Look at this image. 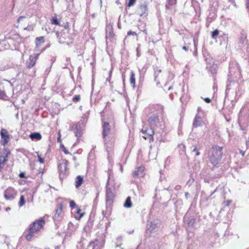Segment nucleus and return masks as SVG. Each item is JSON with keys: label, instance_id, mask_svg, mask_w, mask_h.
I'll list each match as a JSON object with an SVG mask.
<instances>
[{"label": "nucleus", "instance_id": "a19ab883", "mask_svg": "<svg viewBox=\"0 0 249 249\" xmlns=\"http://www.w3.org/2000/svg\"><path fill=\"white\" fill-rule=\"evenodd\" d=\"M231 203V200H226L224 203V206H229Z\"/></svg>", "mask_w": 249, "mask_h": 249}, {"label": "nucleus", "instance_id": "39448f33", "mask_svg": "<svg viewBox=\"0 0 249 249\" xmlns=\"http://www.w3.org/2000/svg\"><path fill=\"white\" fill-rule=\"evenodd\" d=\"M58 170L59 177L64 178L66 177L69 172V161L67 160H61L58 164Z\"/></svg>", "mask_w": 249, "mask_h": 249}, {"label": "nucleus", "instance_id": "6e6552de", "mask_svg": "<svg viewBox=\"0 0 249 249\" xmlns=\"http://www.w3.org/2000/svg\"><path fill=\"white\" fill-rule=\"evenodd\" d=\"M64 28L66 30V32L65 31H62L60 32V36H62L64 38L71 39V36L70 34V28L69 22H66L64 25Z\"/></svg>", "mask_w": 249, "mask_h": 249}, {"label": "nucleus", "instance_id": "37998d69", "mask_svg": "<svg viewBox=\"0 0 249 249\" xmlns=\"http://www.w3.org/2000/svg\"><path fill=\"white\" fill-rule=\"evenodd\" d=\"M204 100L206 103H210L211 101V100L210 98H209V97H205Z\"/></svg>", "mask_w": 249, "mask_h": 249}, {"label": "nucleus", "instance_id": "2f4dec72", "mask_svg": "<svg viewBox=\"0 0 249 249\" xmlns=\"http://www.w3.org/2000/svg\"><path fill=\"white\" fill-rule=\"evenodd\" d=\"M70 206L71 208H74V207H76L77 206L76 203L75 202L74 200H70L69 202Z\"/></svg>", "mask_w": 249, "mask_h": 249}, {"label": "nucleus", "instance_id": "1a4fd4ad", "mask_svg": "<svg viewBox=\"0 0 249 249\" xmlns=\"http://www.w3.org/2000/svg\"><path fill=\"white\" fill-rule=\"evenodd\" d=\"M17 195V192L12 187L8 188L5 191L4 196L6 199H12L15 198Z\"/></svg>", "mask_w": 249, "mask_h": 249}, {"label": "nucleus", "instance_id": "0eeeda50", "mask_svg": "<svg viewBox=\"0 0 249 249\" xmlns=\"http://www.w3.org/2000/svg\"><path fill=\"white\" fill-rule=\"evenodd\" d=\"M40 53H36L34 55H30L29 59L26 61V67L28 69H31L36 65L37 59H38Z\"/></svg>", "mask_w": 249, "mask_h": 249}, {"label": "nucleus", "instance_id": "9d476101", "mask_svg": "<svg viewBox=\"0 0 249 249\" xmlns=\"http://www.w3.org/2000/svg\"><path fill=\"white\" fill-rule=\"evenodd\" d=\"M106 242V236L105 234L99 235L95 240L92 242L95 246H98L99 247H103Z\"/></svg>", "mask_w": 249, "mask_h": 249}, {"label": "nucleus", "instance_id": "4be33fe9", "mask_svg": "<svg viewBox=\"0 0 249 249\" xmlns=\"http://www.w3.org/2000/svg\"><path fill=\"white\" fill-rule=\"evenodd\" d=\"M178 0H167L166 4L165 5V8L166 9H171L172 6H175L177 4Z\"/></svg>", "mask_w": 249, "mask_h": 249}, {"label": "nucleus", "instance_id": "8fccbe9b", "mask_svg": "<svg viewBox=\"0 0 249 249\" xmlns=\"http://www.w3.org/2000/svg\"><path fill=\"white\" fill-rule=\"evenodd\" d=\"M76 160V157H75V156H74V157H73V160Z\"/></svg>", "mask_w": 249, "mask_h": 249}, {"label": "nucleus", "instance_id": "a18cd8bd", "mask_svg": "<svg viewBox=\"0 0 249 249\" xmlns=\"http://www.w3.org/2000/svg\"><path fill=\"white\" fill-rule=\"evenodd\" d=\"M240 153H241L242 156H244V155L245 154V151H240Z\"/></svg>", "mask_w": 249, "mask_h": 249}, {"label": "nucleus", "instance_id": "7c9ffc66", "mask_svg": "<svg viewBox=\"0 0 249 249\" xmlns=\"http://www.w3.org/2000/svg\"><path fill=\"white\" fill-rule=\"evenodd\" d=\"M136 1V0H129L128 2L126 4V6L129 7V6H133V5L135 4Z\"/></svg>", "mask_w": 249, "mask_h": 249}, {"label": "nucleus", "instance_id": "bb28decb", "mask_svg": "<svg viewBox=\"0 0 249 249\" xmlns=\"http://www.w3.org/2000/svg\"><path fill=\"white\" fill-rule=\"evenodd\" d=\"M219 31L218 30V29H215V30L213 31V32H212L211 33V37L213 38H217L218 35H219Z\"/></svg>", "mask_w": 249, "mask_h": 249}, {"label": "nucleus", "instance_id": "de8ad7c7", "mask_svg": "<svg viewBox=\"0 0 249 249\" xmlns=\"http://www.w3.org/2000/svg\"><path fill=\"white\" fill-rule=\"evenodd\" d=\"M188 195H189V193H188V192H186V193H185V195L186 197H188Z\"/></svg>", "mask_w": 249, "mask_h": 249}, {"label": "nucleus", "instance_id": "c9c22d12", "mask_svg": "<svg viewBox=\"0 0 249 249\" xmlns=\"http://www.w3.org/2000/svg\"><path fill=\"white\" fill-rule=\"evenodd\" d=\"M110 213H111L110 211H108V213H107V211H106V212L103 211V212H102L103 217H108V216L110 215Z\"/></svg>", "mask_w": 249, "mask_h": 249}, {"label": "nucleus", "instance_id": "72a5a7b5", "mask_svg": "<svg viewBox=\"0 0 249 249\" xmlns=\"http://www.w3.org/2000/svg\"><path fill=\"white\" fill-rule=\"evenodd\" d=\"M114 36H115V34L113 32H109L107 35V36H108L109 38H113Z\"/></svg>", "mask_w": 249, "mask_h": 249}, {"label": "nucleus", "instance_id": "4468645a", "mask_svg": "<svg viewBox=\"0 0 249 249\" xmlns=\"http://www.w3.org/2000/svg\"><path fill=\"white\" fill-rule=\"evenodd\" d=\"M1 137L3 139V144H7L11 139V135L6 129H1Z\"/></svg>", "mask_w": 249, "mask_h": 249}, {"label": "nucleus", "instance_id": "20e7f679", "mask_svg": "<svg viewBox=\"0 0 249 249\" xmlns=\"http://www.w3.org/2000/svg\"><path fill=\"white\" fill-rule=\"evenodd\" d=\"M223 149L222 146L213 145L209 150L208 158L213 165L216 166L219 164L223 156Z\"/></svg>", "mask_w": 249, "mask_h": 249}, {"label": "nucleus", "instance_id": "a878e982", "mask_svg": "<svg viewBox=\"0 0 249 249\" xmlns=\"http://www.w3.org/2000/svg\"><path fill=\"white\" fill-rule=\"evenodd\" d=\"M26 201L25 199L24 196L23 195H21L20 196V200L18 201V205L19 207H22V206H23V205L25 204Z\"/></svg>", "mask_w": 249, "mask_h": 249}, {"label": "nucleus", "instance_id": "3c124183", "mask_svg": "<svg viewBox=\"0 0 249 249\" xmlns=\"http://www.w3.org/2000/svg\"><path fill=\"white\" fill-rule=\"evenodd\" d=\"M10 208H7V209H6V211H8V210H10Z\"/></svg>", "mask_w": 249, "mask_h": 249}, {"label": "nucleus", "instance_id": "dca6fc26", "mask_svg": "<svg viewBox=\"0 0 249 249\" xmlns=\"http://www.w3.org/2000/svg\"><path fill=\"white\" fill-rule=\"evenodd\" d=\"M106 201L109 203L113 202L115 195L110 189H108L106 192Z\"/></svg>", "mask_w": 249, "mask_h": 249}, {"label": "nucleus", "instance_id": "09e8293b", "mask_svg": "<svg viewBox=\"0 0 249 249\" xmlns=\"http://www.w3.org/2000/svg\"><path fill=\"white\" fill-rule=\"evenodd\" d=\"M143 32L145 33V34H147V30H146V29H144V30L142 31Z\"/></svg>", "mask_w": 249, "mask_h": 249}, {"label": "nucleus", "instance_id": "58836bf2", "mask_svg": "<svg viewBox=\"0 0 249 249\" xmlns=\"http://www.w3.org/2000/svg\"><path fill=\"white\" fill-rule=\"evenodd\" d=\"M38 160L40 163H44V160L41 157V155H38Z\"/></svg>", "mask_w": 249, "mask_h": 249}, {"label": "nucleus", "instance_id": "7ed1b4c3", "mask_svg": "<svg viewBox=\"0 0 249 249\" xmlns=\"http://www.w3.org/2000/svg\"><path fill=\"white\" fill-rule=\"evenodd\" d=\"M45 224V219L44 217H40L32 222L25 231V239L27 241H31L35 233H37L44 228Z\"/></svg>", "mask_w": 249, "mask_h": 249}, {"label": "nucleus", "instance_id": "423d86ee", "mask_svg": "<svg viewBox=\"0 0 249 249\" xmlns=\"http://www.w3.org/2000/svg\"><path fill=\"white\" fill-rule=\"evenodd\" d=\"M142 133L144 134L142 137L144 139L149 138L150 140H154L153 135L155 134V131L151 128V127H146V128H142L141 130Z\"/></svg>", "mask_w": 249, "mask_h": 249}, {"label": "nucleus", "instance_id": "393cba45", "mask_svg": "<svg viewBox=\"0 0 249 249\" xmlns=\"http://www.w3.org/2000/svg\"><path fill=\"white\" fill-rule=\"evenodd\" d=\"M51 21V23L53 24V25H58V26H60V22L58 20V18L57 17H56V16L52 18Z\"/></svg>", "mask_w": 249, "mask_h": 249}, {"label": "nucleus", "instance_id": "473e14b6", "mask_svg": "<svg viewBox=\"0 0 249 249\" xmlns=\"http://www.w3.org/2000/svg\"><path fill=\"white\" fill-rule=\"evenodd\" d=\"M130 35H133L134 36H137L138 34L137 32H132V31H128L127 32V36H130Z\"/></svg>", "mask_w": 249, "mask_h": 249}, {"label": "nucleus", "instance_id": "603ef678", "mask_svg": "<svg viewBox=\"0 0 249 249\" xmlns=\"http://www.w3.org/2000/svg\"><path fill=\"white\" fill-rule=\"evenodd\" d=\"M59 247H55V249H59Z\"/></svg>", "mask_w": 249, "mask_h": 249}, {"label": "nucleus", "instance_id": "4c0bfd02", "mask_svg": "<svg viewBox=\"0 0 249 249\" xmlns=\"http://www.w3.org/2000/svg\"><path fill=\"white\" fill-rule=\"evenodd\" d=\"M193 151H196V156H198V155H200V153L199 152V151H197V146H194Z\"/></svg>", "mask_w": 249, "mask_h": 249}, {"label": "nucleus", "instance_id": "6ab92c4d", "mask_svg": "<svg viewBox=\"0 0 249 249\" xmlns=\"http://www.w3.org/2000/svg\"><path fill=\"white\" fill-rule=\"evenodd\" d=\"M85 213H83L82 209H77L75 213H74V217L76 219H81L82 217L84 215Z\"/></svg>", "mask_w": 249, "mask_h": 249}, {"label": "nucleus", "instance_id": "f704fd0d", "mask_svg": "<svg viewBox=\"0 0 249 249\" xmlns=\"http://www.w3.org/2000/svg\"><path fill=\"white\" fill-rule=\"evenodd\" d=\"M62 149V151L66 154H71L70 152H69V151H68V150H67V149L66 148V147H65V146H63V145H62V146H61Z\"/></svg>", "mask_w": 249, "mask_h": 249}, {"label": "nucleus", "instance_id": "412c9836", "mask_svg": "<svg viewBox=\"0 0 249 249\" xmlns=\"http://www.w3.org/2000/svg\"><path fill=\"white\" fill-rule=\"evenodd\" d=\"M130 83L132 85L133 88H135L136 84V79H135V73L134 71H131L130 79H129Z\"/></svg>", "mask_w": 249, "mask_h": 249}, {"label": "nucleus", "instance_id": "c03bdc74", "mask_svg": "<svg viewBox=\"0 0 249 249\" xmlns=\"http://www.w3.org/2000/svg\"><path fill=\"white\" fill-rule=\"evenodd\" d=\"M246 8L249 12V0H246Z\"/></svg>", "mask_w": 249, "mask_h": 249}, {"label": "nucleus", "instance_id": "e433bc0d", "mask_svg": "<svg viewBox=\"0 0 249 249\" xmlns=\"http://www.w3.org/2000/svg\"><path fill=\"white\" fill-rule=\"evenodd\" d=\"M61 132H60V131H59L58 133V137H57V141L58 142H61Z\"/></svg>", "mask_w": 249, "mask_h": 249}, {"label": "nucleus", "instance_id": "ddd939ff", "mask_svg": "<svg viewBox=\"0 0 249 249\" xmlns=\"http://www.w3.org/2000/svg\"><path fill=\"white\" fill-rule=\"evenodd\" d=\"M144 166L143 165H141V166H139L136 168V169L133 171L132 173V176L133 177H143L145 176L144 173Z\"/></svg>", "mask_w": 249, "mask_h": 249}, {"label": "nucleus", "instance_id": "a211bd4d", "mask_svg": "<svg viewBox=\"0 0 249 249\" xmlns=\"http://www.w3.org/2000/svg\"><path fill=\"white\" fill-rule=\"evenodd\" d=\"M84 182V178L82 176H81V175H78L76 177V181L75 182V186L76 188H78L80 187L81 184Z\"/></svg>", "mask_w": 249, "mask_h": 249}, {"label": "nucleus", "instance_id": "f8f14e48", "mask_svg": "<svg viewBox=\"0 0 249 249\" xmlns=\"http://www.w3.org/2000/svg\"><path fill=\"white\" fill-rule=\"evenodd\" d=\"M63 204L60 203L58 204L57 208L55 210L53 217L54 218H62L64 213L63 212Z\"/></svg>", "mask_w": 249, "mask_h": 249}, {"label": "nucleus", "instance_id": "c756f323", "mask_svg": "<svg viewBox=\"0 0 249 249\" xmlns=\"http://www.w3.org/2000/svg\"><path fill=\"white\" fill-rule=\"evenodd\" d=\"M75 136H76L77 138H80V137L82 136L83 133L81 129H76V130L75 132Z\"/></svg>", "mask_w": 249, "mask_h": 249}, {"label": "nucleus", "instance_id": "b1692460", "mask_svg": "<svg viewBox=\"0 0 249 249\" xmlns=\"http://www.w3.org/2000/svg\"><path fill=\"white\" fill-rule=\"evenodd\" d=\"M132 203L131 202V197L130 196H127L125 200V202L124 203V207H132Z\"/></svg>", "mask_w": 249, "mask_h": 249}, {"label": "nucleus", "instance_id": "2eb2a0df", "mask_svg": "<svg viewBox=\"0 0 249 249\" xmlns=\"http://www.w3.org/2000/svg\"><path fill=\"white\" fill-rule=\"evenodd\" d=\"M11 153V151L9 149H4L2 153V156H1V164L5 163L8 160V157Z\"/></svg>", "mask_w": 249, "mask_h": 249}, {"label": "nucleus", "instance_id": "ea45409f", "mask_svg": "<svg viewBox=\"0 0 249 249\" xmlns=\"http://www.w3.org/2000/svg\"><path fill=\"white\" fill-rule=\"evenodd\" d=\"M25 17H18V23L19 24L20 22H21L22 20L24 19V18H25Z\"/></svg>", "mask_w": 249, "mask_h": 249}, {"label": "nucleus", "instance_id": "5701e85b", "mask_svg": "<svg viewBox=\"0 0 249 249\" xmlns=\"http://www.w3.org/2000/svg\"><path fill=\"white\" fill-rule=\"evenodd\" d=\"M30 137L32 139H36V140H40L42 138V135L39 132H35L34 133L31 134Z\"/></svg>", "mask_w": 249, "mask_h": 249}, {"label": "nucleus", "instance_id": "f3484780", "mask_svg": "<svg viewBox=\"0 0 249 249\" xmlns=\"http://www.w3.org/2000/svg\"><path fill=\"white\" fill-rule=\"evenodd\" d=\"M203 123L204 122L201 117H199V116H196L193 122V126L194 127H197V126L203 125Z\"/></svg>", "mask_w": 249, "mask_h": 249}, {"label": "nucleus", "instance_id": "49530a36", "mask_svg": "<svg viewBox=\"0 0 249 249\" xmlns=\"http://www.w3.org/2000/svg\"><path fill=\"white\" fill-rule=\"evenodd\" d=\"M182 49L184 50H188V48L187 47H185V46H184L183 47H182Z\"/></svg>", "mask_w": 249, "mask_h": 249}, {"label": "nucleus", "instance_id": "f03ea898", "mask_svg": "<svg viewBox=\"0 0 249 249\" xmlns=\"http://www.w3.org/2000/svg\"><path fill=\"white\" fill-rule=\"evenodd\" d=\"M164 107L161 104H151L144 110V115L150 125H157L160 123V115H163Z\"/></svg>", "mask_w": 249, "mask_h": 249}, {"label": "nucleus", "instance_id": "864d4df0", "mask_svg": "<svg viewBox=\"0 0 249 249\" xmlns=\"http://www.w3.org/2000/svg\"><path fill=\"white\" fill-rule=\"evenodd\" d=\"M48 249H50L49 248H48Z\"/></svg>", "mask_w": 249, "mask_h": 249}, {"label": "nucleus", "instance_id": "79ce46f5", "mask_svg": "<svg viewBox=\"0 0 249 249\" xmlns=\"http://www.w3.org/2000/svg\"><path fill=\"white\" fill-rule=\"evenodd\" d=\"M19 177H21V178H27V177H26L25 174L24 172L20 173Z\"/></svg>", "mask_w": 249, "mask_h": 249}, {"label": "nucleus", "instance_id": "f257e3e1", "mask_svg": "<svg viewBox=\"0 0 249 249\" xmlns=\"http://www.w3.org/2000/svg\"><path fill=\"white\" fill-rule=\"evenodd\" d=\"M102 135L105 147L107 151H113L116 138V124L114 116L110 115L107 121L105 118L102 119Z\"/></svg>", "mask_w": 249, "mask_h": 249}, {"label": "nucleus", "instance_id": "c85d7f7f", "mask_svg": "<svg viewBox=\"0 0 249 249\" xmlns=\"http://www.w3.org/2000/svg\"><path fill=\"white\" fill-rule=\"evenodd\" d=\"M80 95H75V96L72 98V101L75 103H77V102L80 101Z\"/></svg>", "mask_w": 249, "mask_h": 249}, {"label": "nucleus", "instance_id": "aec40b11", "mask_svg": "<svg viewBox=\"0 0 249 249\" xmlns=\"http://www.w3.org/2000/svg\"><path fill=\"white\" fill-rule=\"evenodd\" d=\"M45 41V38L44 36H39L36 37V46H39L41 44L44 43Z\"/></svg>", "mask_w": 249, "mask_h": 249}, {"label": "nucleus", "instance_id": "9b49d317", "mask_svg": "<svg viewBox=\"0 0 249 249\" xmlns=\"http://www.w3.org/2000/svg\"><path fill=\"white\" fill-rule=\"evenodd\" d=\"M148 8L146 3L140 4L137 10V13L140 16H146L148 15Z\"/></svg>", "mask_w": 249, "mask_h": 249}, {"label": "nucleus", "instance_id": "cd10ccee", "mask_svg": "<svg viewBox=\"0 0 249 249\" xmlns=\"http://www.w3.org/2000/svg\"><path fill=\"white\" fill-rule=\"evenodd\" d=\"M11 38L16 40L17 41H20L21 40V38L19 34H14L11 36Z\"/></svg>", "mask_w": 249, "mask_h": 249}]
</instances>
